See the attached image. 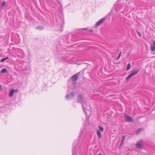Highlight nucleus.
Instances as JSON below:
<instances>
[{"label": "nucleus", "instance_id": "obj_10", "mask_svg": "<svg viewBox=\"0 0 155 155\" xmlns=\"http://www.w3.org/2000/svg\"><path fill=\"white\" fill-rule=\"evenodd\" d=\"M140 71V70L139 69H137L134 70L132 72L134 73V75L138 73Z\"/></svg>", "mask_w": 155, "mask_h": 155}, {"label": "nucleus", "instance_id": "obj_4", "mask_svg": "<svg viewBox=\"0 0 155 155\" xmlns=\"http://www.w3.org/2000/svg\"><path fill=\"white\" fill-rule=\"evenodd\" d=\"M124 115L125 116V118L126 121L128 122H133V119L129 115H128L126 113L124 114Z\"/></svg>", "mask_w": 155, "mask_h": 155}, {"label": "nucleus", "instance_id": "obj_12", "mask_svg": "<svg viewBox=\"0 0 155 155\" xmlns=\"http://www.w3.org/2000/svg\"><path fill=\"white\" fill-rule=\"evenodd\" d=\"M97 133L99 138H101V134L100 130H97Z\"/></svg>", "mask_w": 155, "mask_h": 155}, {"label": "nucleus", "instance_id": "obj_5", "mask_svg": "<svg viewBox=\"0 0 155 155\" xmlns=\"http://www.w3.org/2000/svg\"><path fill=\"white\" fill-rule=\"evenodd\" d=\"M105 19V18H102L100 20H99L96 24L95 27H96L97 26L101 25L103 22L104 21Z\"/></svg>", "mask_w": 155, "mask_h": 155}, {"label": "nucleus", "instance_id": "obj_23", "mask_svg": "<svg viewBox=\"0 0 155 155\" xmlns=\"http://www.w3.org/2000/svg\"><path fill=\"white\" fill-rule=\"evenodd\" d=\"M83 30H84L86 31V30H87V28H84L83 29Z\"/></svg>", "mask_w": 155, "mask_h": 155}, {"label": "nucleus", "instance_id": "obj_18", "mask_svg": "<svg viewBox=\"0 0 155 155\" xmlns=\"http://www.w3.org/2000/svg\"><path fill=\"white\" fill-rule=\"evenodd\" d=\"M99 129L101 131H102L103 132L104 130V128H103L102 127L99 126Z\"/></svg>", "mask_w": 155, "mask_h": 155}, {"label": "nucleus", "instance_id": "obj_6", "mask_svg": "<svg viewBox=\"0 0 155 155\" xmlns=\"http://www.w3.org/2000/svg\"><path fill=\"white\" fill-rule=\"evenodd\" d=\"M150 48L151 51H155V41H153V44L150 45Z\"/></svg>", "mask_w": 155, "mask_h": 155}, {"label": "nucleus", "instance_id": "obj_21", "mask_svg": "<svg viewBox=\"0 0 155 155\" xmlns=\"http://www.w3.org/2000/svg\"><path fill=\"white\" fill-rule=\"evenodd\" d=\"M125 136L124 135L122 136V139H123V140H123V141H124V140L125 139Z\"/></svg>", "mask_w": 155, "mask_h": 155}, {"label": "nucleus", "instance_id": "obj_19", "mask_svg": "<svg viewBox=\"0 0 155 155\" xmlns=\"http://www.w3.org/2000/svg\"><path fill=\"white\" fill-rule=\"evenodd\" d=\"M137 34H138V35L140 37L141 36V34L140 33V32H139V31H137Z\"/></svg>", "mask_w": 155, "mask_h": 155}, {"label": "nucleus", "instance_id": "obj_25", "mask_svg": "<svg viewBox=\"0 0 155 155\" xmlns=\"http://www.w3.org/2000/svg\"><path fill=\"white\" fill-rule=\"evenodd\" d=\"M120 57H119V56H118V58H117V60H118L119 59Z\"/></svg>", "mask_w": 155, "mask_h": 155}, {"label": "nucleus", "instance_id": "obj_2", "mask_svg": "<svg viewBox=\"0 0 155 155\" xmlns=\"http://www.w3.org/2000/svg\"><path fill=\"white\" fill-rule=\"evenodd\" d=\"M143 140H140L138 141L136 145L137 148L139 149H141L142 146L143 144Z\"/></svg>", "mask_w": 155, "mask_h": 155}, {"label": "nucleus", "instance_id": "obj_13", "mask_svg": "<svg viewBox=\"0 0 155 155\" xmlns=\"http://www.w3.org/2000/svg\"><path fill=\"white\" fill-rule=\"evenodd\" d=\"M7 71V70L5 68H3L2 70L1 71V73L2 74H3V73H5V72H6Z\"/></svg>", "mask_w": 155, "mask_h": 155}, {"label": "nucleus", "instance_id": "obj_24", "mask_svg": "<svg viewBox=\"0 0 155 155\" xmlns=\"http://www.w3.org/2000/svg\"><path fill=\"white\" fill-rule=\"evenodd\" d=\"M2 87L1 85H0V91L2 90Z\"/></svg>", "mask_w": 155, "mask_h": 155}, {"label": "nucleus", "instance_id": "obj_7", "mask_svg": "<svg viewBox=\"0 0 155 155\" xmlns=\"http://www.w3.org/2000/svg\"><path fill=\"white\" fill-rule=\"evenodd\" d=\"M73 93H71L69 94H68L66 96V98L68 100H69L72 98L74 96Z\"/></svg>", "mask_w": 155, "mask_h": 155}, {"label": "nucleus", "instance_id": "obj_3", "mask_svg": "<svg viewBox=\"0 0 155 155\" xmlns=\"http://www.w3.org/2000/svg\"><path fill=\"white\" fill-rule=\"evenodd\" d=\"M78 74H77L71 77V79L74 84H75L78 78Z\"/></svg>", "mask_w": 155, "mask_h": 155}, {"label": "nucleus", "instance_id": "obj_8", "mask_svg": "<svg viewBox=\"0 0 155 155\" xmlns=\"http://www.w3.org/2000/svg\"><path fill=\"white\" fill-rule=\"evenodd\" d=\"M16 91H16L14 89H12L10 91L9 94L8 95L10 97H11L13 96V94Z\"/></svg>", "mask_w": 155, "mask_h": 155}, {"label": "nucleus", "instance_id": "obj_27", "mask_svg": "<svg viewBox=\"0 0 155 155\" xmlns=\"http://www.w3.org/2000/svg\"><path fill=\"white\" fill-rule=\"evenodd\" d=\"M101 153H100L99 154H98V155H101Z\"/></svg>", "mask_w": 155, "mask_h": 155}, {"label": "nucleus", "instance_id": "obj_17", "mask_svg": "<svg viewBox=\"0 0 155 155\" xmlns=\"http://www.w3.org/2000/svg\"><path fill=\"white\" fill-rule=\"evenodd\" d=\"M36 29H38V30H42L43 29V28H42V27L41 26H39V27H37Z\"/></svg>", "mask_w": 155, "mask_h": 155}, {"label": "nucleus", "instance_id": "obj_1", "mask_svg": "<svg viewBox=\"0 0 155 155\" xmlns=\"http://www.w3.org/2000/svg\"><path fill=\"white\" fill-rule=\"evenodd\" d=\"M78 101L79 102L81 103L82 104L83 110L85 111V107L84 106V104L85 103H83V98L82 96L81 95H79L78 97Z\"/></svg>", "mask_w": 155, "mask_h": 155}, {"label": "nucleus", "instance_id": "obj_11", "mask_svg": "<svg viewBox=\"0 0 155 155\" xmlns=\"http://www.w3.org/2000/svg\"><path fill=\"white\" fill-rule=\"evenodd\" d=\"M143 130V129L142 128H141L138 129L136 132V134L137 135H138L141 132L142 130Z\"/></svg>", "mask_w": 155, "mask_h": 155}, {"label": "nucleus", "instance_id": "obj_20", "mask_svg": "<svg viewBox=\"0 0 155 155\" xmlns=\"http://www.w3.org/2000/svg\"><path fill=\"white\" fill-rule=\"evenodd\" d=\"M123 140H122V141L120 143V147L121 146H122V144H123Z\"/></svg>", "mask_w": 155, "mask_h": 155}, {"label": "nucleus", "instance_id": "obj_15", "mask_svg": "<svg viewBox=\"0 0 155 155\" xmlns=\"http://www.w3.org/2000/svg\"><path fill=\"white\" fill-rule=\"evenodd\" d=\"M130 63H128L127 65L126 70L128 71L130 69Z\"/></svg>", "mask_w": 155, "mask_h": 155}, {"label": "nucleus", "instance_id": "obj_16", "mask_svg": "<svg viewBox=\"0 0 155 155\" xmlns=\"http://www.w3.org/2000/svg\"><path fill=\"white\" fill-rule=\"evenodd\" d=\"M8 57H7L6 58H3V59H2L1 61H0V62H3L5 60L8 59Z\"/></svg>", "mask_w": 155, "mask_h": 155}, {"label": "nucleus", "instance_id": "obj_9", "mask_svg": "<svg viewBox=\"0 0 155 155\" xmlns=\"http://www.w3.org/2000/svg\"><path fill=\"white\" fill-rule=\"evenodd\" d=\"M134 75V73H133L132 72L126 78V80H128L130 78H131Z\"/></svg>", "mask_w": 155, "mask_h": 155}, {"label": "nucleus", "instance_id": "obj_26", "mask_svg": "<svg viewBox=\"0 0 155 155\" xmlns=\"http://www.w3.org/2000/svg\"><path fill=\"white\" fill-rule=\"evenodd\" d=\"M91 31V32H92L93 31V30H91L89 31Z\"/></svg>", "mask_w": 155, "mask_h": 155}, {"label": "nucleus", "instance_id": "obj_22", "mask_svg": "<svg viewBox=\"0 0 155 155\" xmlns=\"http://www.w3.org/2000/svg\"><path fill=\"white\" fill-rule=\"evenodd\" d=\"M121 52H120L119 54V55H118V56H119V57H120L121 55Z\"/></svg>", "mask_w": 155, "mask_h": 155}, {"label": "nucleus", "instance_id": "obj_14", "mask_svg": "<svg viewBox=\"0 0 155 155\" xmlns=\"http://www.w3.org/2000/svg\"><path fill=\"white\" fill-rule=\"evenodd\" d=\"M5 4V1H3L2 2V5H1V8L2 9H3L4 8V7H3Z\"/></svg>", "mask_w": 155, "mask_h": 155}]
</instances>
